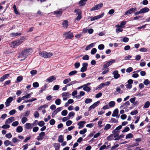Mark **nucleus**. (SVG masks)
<instances>
[{"instance_id": "nucleus-1", "label": "nucleus", "mask_w": 150, "mask_h": 150, "mask_svg": "<svg viewBox=\"0 0 150 150\" xmlns=\"http://www.w3.org/2000/svg\"><path fill=\"white\" fill-rule=\"evenodd\" d=\"M33 52L32 49L30 48H25L19 54V57L23 58V59L21 60L25 59L30 54Z\"/></svg>"}, {"instance_id": "nucleus-2", "label": "nucleus", "mask_w": 150, "mask_h": 150, "mask_svg": "<svg viewBox=\"0 0 150 150\" xmlns=\"http://www.w3.org/2000/svg\"><path fill=\"white\" fill-rule=\"evenodd\" d=\"M39 54L41 57L46 58H50L53 54L52 53L47 52L45 51L40 52Z\"/></svg>"}, {"instance_id": "nucleus-3", "label": "nucleus", "mask_w": 150, "mask_h": 150, "mask_svg": "<svg viewBox=\"0 0 150 150\" xmlns=\"http://www.w3.org/2000/svg\"><path fill=\"white\" fill-rule=\"evenodd\" d=\"M74 12L76 13V15H77L78 16L75 19V20L79 21L82 18V11L81 10L78 8L76 9Z\"/></svg>"}, {"instance_id": "nucleus-4", "label": "nucleus", "mask_w": 150, "mask_h": 150, "mask_svg": "<svg viewBox=\"0 0 150 150\" xmlns=\"http://www.w3.org/2000/svg\"><path fill=\"white\" fill-rule=\"evenodd\" d=\"M71 95L70 93L69 92H65L62 93V96L63 100L64 101L67 100L68 98L70 97Z\"/></svg>"}, {"instance_id": "nucleus-5", "label": "nucleus", "mask_w": 150, "mask_h": 150, "mask_svg": "<svg viewBox=\"0 0 150 150\" xmlns=\"http://www.w3.org/2000/svg\"><path fill=\"white\" fill-rule=\"evenodd\" d=\"M103 4L102 3L99 4L95 5L94 7L92 8L91 9V11H95L98 10L102 7Z\"/></svg>"}, {"instance_id": "nucleus-6", "label": "nucleus", "mask_w": 150, "mask_h": 150, "mask_svg": "<svg viewBox=\"0 0 150 150\" xmlns=\"http://www.w3.org/2000/svg\"><path fill=\"white\" fill-rule=\"evenodd\" d=\"M115 62V60L114 59H112L110 61L106 62L103 65V67L104 68H107L111 65L113 63Z\"/></svg>"}, {"instance_id": "nucleus-7", "label": "nucleus", "mask_w": 150, "mask_h": 150, "mask_svg": "<svg viewBox=\"0 0 150 150\" xmlns=\"http://www.w3.org/2000/svg\"><path fill=\"white\" fill-rule=\"evenodd\" d=\"M137 10V8H131L127 11L125 12V15H127L130 14H132V13L134 12Z\"/></svg>"}, {"instance_id": "nucleus-8", "label": "nucleus", "mask_w": 150, "mask_h": 150, "mask_svg": "<svg viewBox=\"0 0 150 150\" xmlns=\"http://www.w3.org/2000/svg\"><path fill=\"white\" fill-rule=\"evenodd\" d=\"M116 90L113 93L115 95H116L119 94H121L123 92V91L121 90L119 86H117L116 87Z\"/></svg>"}, {"instance_id": "nucleus-9", "label": "nucleus", "mask_w": 150, "mask_h": 150, "mask_svg": "<svg viewBox=\"0 0 150 150\" xmlns=\"http://www.w3.org/2000/svg\"><path fill=\"white\" fill-rule=\"evenodd\" d=\"M104 13H103L100 15L97 16L93 17H91V21H92L100 18L104 16Z\"/></svg>"}, {"instance_id": "nucleus-10", "label": "nucleus", "mask_w": 150, "mask_h": 150, "mask_svg": "<svg viewBox=\"0 0 150 150\" xmlns=\"http://www.w3.org/2000/svg\"><path fill=\"white\" fill-rule=\"evenodd\" d=\"M13 100V98L12 97H9L5 102V104L6 107H8L10 105V104L11 103Z\"/></svg>"}, {"instance_id": "nucleus-11", "label": "nucleus", "mask_w": 150, "mask_h": 150, "mask_svg": "<svg viewBox=\"0 0 150 150\" xmlns=\"http://www.w3.org/2000/svg\"><path fill=\"white\" fill-rule=\"evenodd\" d=\"M82 67L81 68L80 71L82 72H84L86 71L88 64L87 63H83L82 64Z\"/></svg>"}, {"instance_id": "nucleus-12", "label": "nucleus", "mask_w": 150, "mask_h": 150, "mask_svg": "<svg viewBox=\"0 0 150 150\" xmlns=\"http://www.w3.org/2000/svg\"><path fill=\"white\" fill-rule=\"evenodd\" d=\"M45 135V132H42L39 134V136H38L37 140L38 141H41L44 139V136Z\"/></svg>"}, {"instance_id": "nucleus-13", "label": "nucleus", "mask_w": 150, "mask_h": 150, "mask_svg": "<svg viewBox=\"0 0 150 150\" xmlns=\"http://www.w3.org/2000/svg\"><path fill=\"white\" fill-rule=\"evenodd\" d=\"M130 103L129 101L124 103L120 107V108L123 109H126L127 108L128 106L130 105Z\"/></svg>"}, {"instance_id": "nucleus-14", "label": "nucleus", "mask_w": 150, "mask_h": 150, "mask_svg": "<svg viewBox=\"0 0 150 150\" xmlns=\"http://www.w3.org/2000/svg\"><path fill=\"white\" fill-rule=\"evenodd\" d=\"M34 126L35 125H34V124L27 123L25 125L24 127L26 129H32Z\"/></svg>"}, {"instance_id": "nucleus-15", "label": "nucleus", "mask_w": 150, "mask_h": 150, "mask_svg": "<svg viewBox=\"0 0 150 150\" xmlns=\"http://www.w3.org/2000/svg\"><path fill=\"white\" fill-rule=\"evenodd\" d=\"M65 35L66 38L67 39H71L74 37L72 33L71 32L66 33Z\"/></svg>"}, {"instance_id": "nucleus-16", "label": "nucleus", "mask_w": 150, "mask_h": 150, "mask_svg": "<svg viewBox=\"0 0 150 150\" xmlns=\"http://www.w3.org/2000/svg\"><path fill=\"white\" fill-rule=\"evenodd\" d=\"M63 13L62 11L60 9L59 10H56L53 12V13L56 15L57 17L60 16Z\"/></svg>"}, {"instance_id": "nucleus-17", "label": "nucleus", "mask_w": 150, "mask_h": 150, "mask_svg": "<svg viewBox=\"0 0 150 150\" xmlns=\"http://www.w3.org/2000/svg\"><path fill=\"white\" fill-rule=\"evenodd\" d=\"M14 120L15 119L13 117H10L6 120L5 122V124H9Z\"/></svg>"}, {"instance_id": "nucleus-18", "label": "nucleus", "mask_w": 150, "mask_h": 150, "mask_svg": "<svg viewBox=\"0 0 150 150\" xmlns=\"http://www.w3.org/2000/svg\"><path fill=\"white\" fill-rule=\"evenodd\" d=\"M112 74L114 75V78L115 79H117L120 77V74H118V71L117 70L113 71Z\"/></svg>"}, {"instance_id": "nucleus-19", "label": "nucleus", "mask_w": 150, "mask_h": 150, "mask_svg": "<svg viewBox=\"0 0 150 150\" xmlns=\"http://www.w3.org/2000/svg\"><path fill=\"white\" fill-rule=\"evenodd\" d=\"M56 79V78L54 76H52L47 78L46 81L47 82L50 83L52 82L53 81L55 80Z\"/></svg>"}, {"instance_id": "nucleus-20", "label": "nucleus", "mask_w": 150, "mask_h": 150, "mask_svg": "<svg viewBox=\"0 0 150 150\" xmlns=\"http://www.w3.org/2000/svg\"><path fill=\"white\" fill-rule=\"evenodd\" d=\"M9 76V74H4L0 78V81H3L4 80L8 78Z\"/></svg>"}, {"instance_id": "nucleus-21", "label": "nucleus", "mask_w": 150, "mask_h": 150, "mask_svg": "<svg viewBox=\"0 0 150 150\" xmlns=\"http://www.w3.org/2000/svg\"><path fill=\"white\" fill-rule=\"evenodd\" d=\"M47 87L48 86L47 84H45L44 86H42L41 87V89L39 91V93L40 94L42 93L43 91H45L46 90Z\"/></svg>"}, {"instance_id": "nucleus-22", "label": "nucleus", "mask_w": 150, "mask_h": 150, "mask_svg": "<svg viewBox=\"0 0 150 150\" xmlns=\"http://www.w3.org/2000/svg\"><path fill=\"white\" fill-rule=\"evenodd\" d=\"M10 45L11 47L13 48L16 47L18 46L16 40L12 42H11Z\"/></svg>"}, {"instance_id": "nucleus-23", "label": "nucleus", "mask_w": 150, "mask_h": 150, "mask_svg": "<svg viewBox=\"0 0 150 150\" xmlns=\"http://www.w3.org/2000/svg\"><path fill=\"white\" fill-rule=\"evenodd\" d=\"M88 0H81L79 3V6H83L86 4V2Z\"/></svg>"}, {"instance_id": "nucleus-24", "label": "nucleus", "mask_w": 150, "mask_h": 150, "mask_svg": "<svg viewBox=\"0 0 150 150\" xmlns=\"http://www.w3.org/2000/svg\"><path fill=\"white\" fill-rule=\"evenodd\" d=\"M96 44V43H93L90 44L89 45L87 46L85 48V50H88L93 47Z\"/></svg>"}, {"instance_id": "nucleus-25", "label": "nucleus", "mask_w": 150, "mask_h": 150, "mask_svg": "<svg viewBox=\"0 0 150 150\" xmlns=\"http://www.w3.org/2000/svg\"><path fill=\"white\" fill-rule=\"evenodd\" d=\"M25 39V38L24 37H22L19 40H16L17 43L18 45L19 46L24 41Z\"/></svg>"}, {"instance_id": "nucleus-26", "label": "nucleus", "mask_w": 150, "mask_h": 150, "mask_svg": "<svg viewBox=\"0 0 150 150\" xmlns=\"http://www.w3.org/2000/svg\"><path fill=\"white\" fill-rule=\"evenodd\" d=\"M149 10L148 8L145 7L141 9L140 10L141 14L147 12Z\"/></svg>"}, {"instance_id": "nucleus-27", "label": "nucleus", "mask_w": 150, "mask_h": 150, "mask_svg": "<svg viewBox=\"0 0 150 150\" xmlns=\"http://www.w3.org/2000/svg\"><path fill=\"white\" fill-rule=\"evenodd\" d=\"M62 24L63 28H67L68 26V22L67 20H64L63 21Z\"/></svg>"}, {"instance_id": "nucleus-28", "label": "nucleus", "mask_w": 150, "mask_h": 150, "mask_svg": "<svg viewBox=\"0 0 150 150\" xmlns=\"http://www.w3.org/2000/svg\"><path fill=\"white\" fill-rule=\"evenodd\" d=\"M118 113V110L117 109H115L113 111L112 116L113 117L117 116Z\"/></svg>"}, {"instance_id": "nucleus-29", "label": "nucleus", "mask_w": 150, "mask_h": 150, "mask_svg": "<svg viewBox=\"0 0 150 150\" xmlns=\"http://www.w3.org/2000/svg\"><path fill=\"white\" fill-rule=\"evenodd\" d=\"M21 35V33H13L10 34L11 37H14L18 36H20Z\"/></svg>"}, {"instance_id": "nucleus-30", "label": "nucleus", "mask_w": 150, "mask_h": 150, "mask_svg": "<svg viewBox=\"0 0 150 150\" xmlns=\"http://www.w3.org/2000/svg\"><path fill=\"white\" fill-rule=\"evenodd\" d=\"M23 130V129L22 127L18 126L17 127L16 131L17 132L20 133Z\"/></svg>"}, {"instance_id": "nucleus-31", "label": "nucleus", "mask_w": 150, "mask_h": 150, "mask_svg": "<svg viewBox=\"0 0 150 150\" xmlns=\"http://www.w3.org/2000/svg\"><path fill=\"white\" fill-rule=\"evenodd\" d=\"M122 127V125H120L118 126V127H117L113 131V132H115V133L116 132H119V131H118V130H120V129H121Z\"/></svg>"}, {"instance_id": "nucleus-32", "label": "nucleus", "mask_w": 150, "mask_h": 150, "mask_svg": "<svg viewBox=\"0 0 150 150\" xmlns=\"http://www.w3.org/2000/svg\"><path fill=\"white\" fill-rule=\"evenodd\" d=\"M37 100L36 98H33L24 101L23 103H30Z\"/></svg>"}, {"instance_id": "nucleus-33", "label": "nucleus", "mask_w": 150, "mask_h": 150, "mask_svg": "<svg viewBox=\"0 0 150 150\" xmlns=\"http://www.w3.org/2000/svg\"><path fill=\"white\" fill-rule=\"evenodd\" d=\"M136 98L135 97L131 98L129 100L130 102L133 103L134 105H136V103L137 102V101L135 102Z\"/></svg>"}, {"instance_id": "nucleus-34", "label": "nucleus", "mask_w": 150, "mask_h": 150, "mask_svg": "<svg viewBox=\"0 0 150 150\" xmlns=\"http://www.w3.org/2000/svg\"><path fill=\"white\" fill-rule=\"evenodd\" d=\"M115 105V103L114 101H110L108 103L109 106L110 108L114 107Z\"/></svg>"}, {"instance_id": "nucleus-35", "label": "nucleus", "mask_w": 150, "mask_h": 150, "mask_svg": "<svg viewBox=\"0 0 150 150\" xmlns=\"http://www.w3.org/2000/svg\"><path fill=\"white\" fill-rule=\"evenodd\" d=\"M111 127V126L110 124H107L106 125L105 127L104 128V130H107L108 129H110Z\"/></svg>"}, {"instance_id": "nucleus-36", "label": "nucleus", "mask_w": 150, "mask_h": 150, "mask_svg": "<svg viewBox=\"0 0 150 150\" xmlns=\"http://www.w3.org/2000/svg\"><path fill=\"white\" fill-rule=\"evenodd\" d=\"M112 135H113V137L114 139L116 138H117L118 137L119 133L117 132H116L115 133V132H112Z\"/></svg>"}, {"instance_id": "nucleus-37", "label": "nucleus", "mask_w": 150, "mask_h": 150, "mask_svg": "<svg viewBox=\"0 0 150 150\" xmlns=\"http://www.w3.org/2000/svg\"><path fill=\"white\" fill-rule=\"evenodd\" d=\"M63 141V137L62 135H60L59 136L58 138V141L59 142L62 143Z\"/></svg>"}, {"instance_id": "nucleus-38", "label": "nucleus", "mask_w": 150, "mask_h": 150, "mask_svg": "<svg viewBox=\"0 0 150 150\" xmlns=\"http://www.w3.org/2000/svg\"><path fill=\"white\" fill-rule=\"evenodd\" d=\"M86 123V122L84 121H81L78 123L77 125L79 126H83Z\"/></svg>"}, {"instance_id": "nucleus-39", "label": "nucleus", "mask_w": 150, "mask_h": 150, "mask_svg": "<svg viewBox=\"0 0 150 150\" xmlns=\"http://www.w3.org/2000/svg\"><path fill=\"white\" fill-rule=\"evenodd\" d=\"M54 146L55 148V150H59L60 147V144L59 143H55L54 144Z\"/></svg>"}, {"instance_id": "nucleus-40", "label": "nucleus", "mask_w": 150, "mask_h": 150, "mask_svg": "<svg viewBox=\"0 0 150 150\" xmlns=\"http://www.w3.org/2000/svg\"><path fill=\"white\" fill-rule=\"evenodd\" d=\"M77 73V71L76 70H74L70 72L69 73V76H71L74 75Z\"/></svg>"}, {"instance_id": "nucleus-41", "label": "nucleus", "mask_w": 150, "mask_h": 150, "mask_svg": "<svg viewBox=\"0 0 150 150\" xmlns=\"http://www.w3.org/2000/svg\"><path fill=\"white\" fill-rule=\"evenodd\" d=\"M55 103L56 105H59L61 103V100L60 99L58 98L55 100Z\"/></svg>"}, {"instance_id": "nucleus-42", "label": "nucleus", "mask_w": 150, "mask_h": 150, "mask_svg": "<svg viewBox=\"0 0 150 150\" xmlns=\"http://www.w3.org/2000/svg\"><path fill=\"white\" fill-rule=\"evenodd\" d=\"M71 81V79L70 78L64 79L63 81V83L64 84H66Z\"/></svg>"}, {"instance_id": "nucleus-43", "label": "nucleus", "mask_w": 150, "mask_h": 150, "mask_svg": "<svg viewBox=\"0 0 150 150\" xmlns=\"http://www.w3.org/2000/svg\"><path fill=\"white\" fill-rule=\"evenodd\" d=\"M77 83V82L76 81H73L69 82V83L66 85V86H69L73 85Z\"/></svg>"}, {"instance_id": "nucleus-44", "label": "nucleus", "mask_w": 150, "mask_h": 150, "mask_svg": "<svg viewBox=\"0 0 150 150\" xmlns=\"http://www.w3.org/2000/svg\"><path fill=\"white\" fill-rule=\"evenodd\" d=\"M110 122L112 123H117L118 122V120L114 118H111Z\"/></svg>"}, {"instance_id": "nucleus-45", "label": "nucleus", "mask_w": 150, "mask_h": 150, "mask_svg": "<svg viewBox=\"0 0 150 150\" xmlns=\"http://www.w3.org/2000/svg\"><path fill=\"white\" fill-rule=\"evenodd\" d=\"M143 83L146 86H147L148 85H150V81H149L148 79H146L145 80Z\"/></svg>"}, {"instance_id": "nucleus-46", "label": "nucleus", "mask_w": 150, "mask_h": 150, "mask_svg": "<svg viewBox=\"0 0 150 150\" xmlns=\"http://www.w3.org/2000/svg\"><path fill=\"white\" fill-rule=\"evenodd\" d=\"M150 105V102L149 101H147L145 103L144 106V108H148L149 107Z\"/></svg>"}, {"instance_id": "nucleus-47", "label": "nucleus", "mask_w": 150, "mask_h": 150, "mask_svg": "<svg viewBox=\"0 0 150 150\" xmlns=\"http://www.w3.org/2000/svg\"><path fill=\"white\" fill-rule=\"evenodd\" d=\"M84 87L83 90L89 92L91 90V88L90 87L83 86Z\"/></svg>"}, {"instance_id": "nucleus-48", "label": "nucleus", "mask_w": 150, "mask_h": 150, "mask_svg": "<svg viewBox=\"0 0 150 150\" xmlns=\"http://www.w3.org/2000/svg\"><path fill=\"white\" fill-rule=\"evenodd\" d=\"M133 135L132 133H129L127 134L126 136V139H130L133 137Z\"/></svg>"}, {"instance_id": "nucleus-49", "label": "nucleus", "mask_w": 150, "mask_h": 150, "mask_svg": "<svg viewBox=\"0 0 150 150\" xmlns=\"http://www.w3.org/2000/svg\"><path fill=\"white\" fill-rule=\"evenodd\" d=\"M11 143V142L8 140L5 141L4 142V144L6 146H7L10 145Z\"/></svg>"}, {"instance_id": "nucleus-50", "label": "nucleus", "mask_w": 150, "mask_h": 150, "mask_svg": "<svg viewBox=\"0 0 150 150\" xmlns=\"http://www.w3.org/2000/svg\"><path fill=\"white\" fill-rule=\"evenodd\" d=\"M23 79V78L22 76H18L16 79L17 82H16V83L17 82H19L20 81H21Z\"/></svg>"}, {"instance_id": "nucleus-51", "label": "nucleus", "mask_w": 150, "mask_h": 150, "mask_svg": "<svg viewBox=\"0 0 150 150\" xmlns=\"http://www.w3.org/2000/svg\"><path fill=\"white\" fill-rule=\"evenodd\" d=\"M107 139L108 141H110L112 139L114 140L115 139H114L113 135H112V134H111L107 138Z\"/></svg>"}, {"instance_id": "nucleus-52", "label": "nucleus", "mask_w": 150, "mask_h": 150, "mask_svg": "<svg viewBox=\"0 0 150 150\" xmlns=\"http://www.w3.org/2000/svg\"><path fill=\"white\" fill-rule=\"evenodd\" d=\"M68 113V112L67 110H63L61 112V115L63 116H66Z\"/></svg>"}, {"instance_id": "nucleus-53", "label": "nucleus", "mask_w": 150, "mask_h": 150, "mask_svg": "<svg viewBox=\"0 0 150 150\" xmlns=\"http://www.w3.org/2000/svg\"><path fill=\"white\" fill-rule=\"evenodd\" d=\"M92 101V100L91 98H87L85 100V103L88 104L91 103Z\"/></svg>"}, {"instance_id": "nucleus-54", "label": "nucleus", "mask_w": 150, "mask_h": 150, "mask_svg": "<svg viewBox=\"0 0 150 150\" xmlns=\"http://www.w3.org/2000/svg\"><path fill=\"white\" fill-rule=\"evenodd\" d=\"M104 86V83H101L100 85L98 86L96 88V90H97L98 89H101Z\"/></svg>"}, {"instance_id": "nucleus-55", "label": "nucleus", "mask_w": 150, "mask_h": 150, "mask_svg": "<svg viewBox=\"0 0 150 150\" xmlns=\"http://www.w3.org/2000/svg\"><path fill=\"white\" fill-rule=\"evenodd\" d=\"M37 71L36 70H33L30 71V73L31 75L34 76L37 73Z\"/></svg>"}, {"instance_id": "nucleus-56", "label": "nucleus", "mask_w": 150, "mask_h": 150, "mask_svg": "<svg viewBox=\"0 0 150 150\" xmlns=\"http://www.w3.org/2000/svg\"><path fill=\"white\" fill-rule=\"evenodd\" d=\"M75 115V113L73 112H69L68 115V116L70 119L71 117L74 116Z\"/></svg>"}, {"instance_id": "nucleus-57", "label": "nucleus", "mask_w": 150, "mask_h": 150, "mask_svg": "<svg viewBox=\"0 0 150 150\" xmlns=\"http://www.w3.org/2000/svg\"><path fill=\"white\" fill-rule=\"evenodd\" d=\"M10 127V126L9 125L6 124L2 126L1 127L4 129H6L9 128Z\"/></svg>"}, {"instance_id": "nucleus-58", "label": "nucleus", "mask_w": 150, "mask_h": 150, "mask_svg": "<svg viewBox=\"0 0 150 150\" xmlns=\"http://www.w3.org/2000/svg\"><path fill=\"white\" fill-rule=\"evenodd\" d=\"M28 121V119L26 117H23L21 120V122L23 124H24Z\"/></svg>"}, {"instance_id": "nucleus-59", "label": "nucleus", "mask_w": 150, "mask_h": 150, "mask_svg": "<svg viewBox=\"0 0 150 150\" xmlns=\"http://www.w3.org/2000/svg\"><path fill=\"white\" fill-rule=\"evenodd\" d=\"M87 132V129H84L82 130H80L79 133L80 134H83L86 133Z\"/></svg>"}, {"instance_id": "nucleus-60", "label": "nucleus", "mask_w": 150, "mask_h": 150, "mask_svg": "<svg viewBox=\"0 0 150 150\" xmlns=\"http://www.w3.org/2000/svg\"><path fill=\"white\" fill-rule=\"evenodd\" d=\"M97 51V50L96 48H93L91 51V54H94L96 53Z\"/></svg>"}, {"instance_id": "nucleus-61", "label": "nucleus", "mask_w": 150, "mask_h": 150, "mask_svg": "<svg viewBox=\"0 0 150 150\" xmlns=\"http://www.w3.org/2000/svg\"><path fill=\"white\" fill-rule=\"evenodd\" d=\"M33 86L34 87L37 88L39 87V84L38 82H35L33 83Z\"/></svg>"}, {"instance_id": "nucleus-62", "label": "nucleus", "mask_w": 150, "mask_h": 150, "mask_svg": "<svg viewBox=\"0 0 150 150\" xmlns=\"http://www.w3.org/2000/svg\"><path fill=\"white\" fill-rule=\"evenodd\" d=\"M16 112V111L15 110L13 109L11 110L9 112V114L11 115H12L14 114Z\"/></svg>"}, {"instance_id": "nucleus-63", "label": "nucleus", "mask_w": 150, "mask_h": 150, "mask_svg": "<svg viewBox=\"0 0 150 150\" xmlns=\"http://www.w3.org/2000/svg\"><path fill=\"white\" fill-rule=\"evenodd\" d=\"M104 45L103 44H100L98 45V48L100 50H102L104 49Z\"/></svg>"}, {"instance_id": "nucleus-64", "label": "nucleus", "mask_w": 150, "mask_h": 150, "mask_svg": "<svg viewBox=\"0 0 150 150\" xmlns=\"http://www.w3.org/2000/svg\"><path fill=\"white\" fill-rule=\"evenodd\" d=\"M82 59L84 60H88L89 59V56L88 55H86L82 57Z\"/></svg>"}]
</instances>
